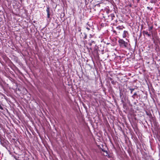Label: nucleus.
I'll list each match as a JSON object with an SVG mask.
<instances>
[{"instance_id": "1", "label": "nucleus", "mask_w": 160, "mask_h": 160, "mask_svg": "<svg viewBox=\"0 0 160 160\" xmlns=\"http://www.w3.org/2000/svg\"><path fill=\"white\" fill-rule=\"evenodd\" d=\"M107 13V15L105 16H103V17L105 18H106L107 19H109L110 20H112L115 17L114 15L113 14H111L110 15H108L109 12L110 11L109 10H107L106 11Z\"/></svg>"}, {"instance_id": "2", "label": "nucleus", "mask_w": 160, "mask_h": 160, "mask_svg": "<svg viewBox=\"0 0 160 160\" xmlns=\"http://www.w3.org/2000/svg\"><path fill=\"white\" fill-rule=\"evenodd\" d=\"M128 43L125 42L124 40L121 39V48H124L128 49Z\"/></svg>"}, {"instance_id": "3", "label": "nucleus", "mask_w": 160, "mask_h": 160, "mask_svg": "<svg viewBox=\"0 0 160 160\" xmlns=\"http://www.w3.org/2000/svg\"><path fill=\"white\" fill-rule=\"evenodd\" d=\"M8 143V141H6L4 140H1L0 141L1 144L2 145L3 147H5L10 152V151H9L8 148H7V146Z\"/></svg>"}, {"instance_id": "4", "label": "nucleus", "mask_w": 160, "mask_h": 160, "mask_svg": "<svg viewBox=\"0 0 160 160\" xmlns=\"http://www.w3.org/2000/svg\"><path fill=\"white\" fill-rule=\"evenodd\" d=\"M126 100L124 99V100L122 99L121 102L123 104V108L124 109V111H125L126 110H127L128 108V106L127 105V103H126Z\"/></svg>"}, {"instance_id": "5", "label": "nucleus", "mask_w": 160, "mask_h": 160, "mask_svg": "<svg viewBox=\"0 0 160 160\" xmlns=\"http://www.w3.org/2000/svg\"><path fill=\"white\" fill-rule=\"evenodd\" d=\"M46 11L47 13V17L48 18H50V9L48 6H47Z\"/></svg>"}, {"instance_id": "6", "label": "nucleus", "mask_w": 160, "mask_h": 160, "mask_svg": "<svg viewBox=\"0 0 160 160\" xmlns=\"http://www.w3.org/2000/svg\"><path fill=\"white\" fill-rule=\"evenodd\" d=\"M128 34V32L127 31H124L123 33L122 34V37L123 38H125L127 37V36Z\"/></svg>"}, {"instance_id": "7", "label": "nucleus", "mask_w": 160, "mask_h": 160, "mask_svg": "<svg viewBox=\"0 0 160 160\" xmlns=\"http://www.w3.org/2000/svg\"><path fill=\"white\" fill-rule=\"evenodd\" d=\"M157 0H151L150 2L152 3H155Z\"/></svg>"}, {"instance_id": "8", "label": "nucleus", "mask_w": 160, "mask_h": 160, "mask_svg": "<svg viewBox=\"0 0 160 160\" xmlns=\"http://www.w3.org/2000/svg\"><path fill=\"white\" fill-rule=\"evenodd\" d=\"M137 95V92H135L134 93L132 97L133 98H135V96Z\"/></svg>"}, {"instance_id": "9", "label": "nucleus", "mask_w": 160, "mask_h": 160, "mask_svg": "<svg viewBox=\"0 0 160 160\" xmlns=\"http://www.w3.org/2000/svg\"><path fill=\"white\" fill-rule=\"evenodd\" d=\"M143 34H146V35H148V33L147 31H143L142 32Z\"/></svg>"}, {"instance_id": "10", "label": "nucleus", "mask_w": 160, "mask_h": 160, "mask_svg": "<svg viewBox=\"0 0 160 160\" xmlns=\"http://www.w3.org/2000/svg\"><path fill=\"white\" fill-rule=\"evenodd\" d=\"M89 41L91 42V43H92V44H95V42L94 41H93V40H89Z\"/></svg>"}, {"instance_id": "11", "label": "nucleus", "mask_w": 160, "mask_h": 160, "mask_svg": "<svg viewBox=\"0 0 160 160\" xmlns=\"http://www.w3.org/2000/svg\"><path fill=\"white\" fill-rule=\"evenodd\" d=\"M153 28V26H151V27H149L148 28V30L149 31H150Z\"/></svg>"}, {"instance_id": "12", "label": "nucleus", "mask_w": 160, "mask_h": 160, "mask_svg": "<svg viewBox=\"0 0 160 160\" xmlns=\"http://www.w3.org/2000/svg\"><path fill=\"white\" fill-rule=\"evenodd\" d=\"M157 32H156L155 33H153V34L152 33V37H155V35L157 36Z\"/></svg>"}, {"instance_id": "13", "label": "nucleus", "mask_w": 160, "mask_h": 160, "mask_svg": "<svg viewBox=\"0 0 160 160\" xmlns=\"http://www.w3.org/2000/svg\"><path fill=\"white\" fill-rule=\"evenodd\" d=\"M105 152V153L104 154V156H109V154H108V153L107 151L106 152Z\"/></svg>"}, {"instance_id": "14", "label": "nucleus", "mask_w": 160, "mask_h": 160, "mask_svg": "<svg viewBox=\"0 0 160 160\" xmlns=\"http://www.w3.org/2000/svg\"><path fill=\"white\" fill-rule=\"evenodd\" d=\"M147 8L148 9L150 10V11H152L153 9V8H150L149 7H147Z\"/></svg>"}, {"instance_id": "15", "label": "nucleus", "mask_w": 160, "mask_h": 160, "mask_svg": "<svg viewBox=\"0 0 160 160\" xmlns=\"http://www.w3.org/2000/svg\"><path fill=\"white\" fill-rule=\"evenodd\" d=\"M130 90H131V92H130L131 93H132V91H133L134 90H135V88H130Z\"/></svg>"}, {"instance_id": "16", "label": "nucleus", "mask_w": 160, "mask_h": 160, "mask_svg": "<svg viewBox=\"0 0 160 160\" xmlns=\"http://www.w3.org/2000/svg\"><path fill=\"white\" fill-rule=\"evenodd\" d=\"M88 44L90 46H91L93 44L90 42L88 43Z\"/></svg>"}, {"instance_id": "17", "label": "nucleus", "mask_w": 160, "mask_h": 160, "mask_svg": "<svg viewBox=\"0 0 160 160\" xmlns=\"http://www.w3.org/2000/svg\"><path fill=\"white\" fill-rule=\"evenodd\" d=\"M86 28L87 29H88V30H90V28L88 26H87L86 27Z\"/></svg>"}, {"instance_id": "18", "label": "nucleus", "mask_w": 160, "mask_h": 160, "mask_svg": "<svg viewBox=\"0 0 160 160\" xmlns=\"http://www.w3.org/2000/svg\"><path fill=\"white\" fill-rule=\"evenodd\" d=\"M102 151L103 152H106L107 151L106 150H104V149H102Z\"/></svg>"}, {"instance_id": "19", "label": "nucleus", "mask_w": 160, "mask_h": 160, "mask_svg": "<svg viewBox=\"0 0 160 160\" xmlns=\"http://www.w3.org/2000/svg\"><path fill=\"white\" fill-rule=\"evenodd\" d=\"M87 25H88L89 27H91V28H92V26H90V25L89 24L88 22L87 23Z\"/></svg>"}, {"instance_id": "20", "label": "nucleus", "mask_w": 160, "mask_h": 160, "mask_svg": "<svg viewBox=\"0 0 160 160\" xmlns=\"http://www.w3.org/2000/svg\"><path fill=\"white\" fill-rule=\"evenodd\" d=\"M89 36H90V37H89L90 38H92V37H93V35L92 34H90Z\"/></svg>"}, {"instance_id": "21", "label": "nucleus", "mask_w": 160, "mask_h": 160, "mask_svg": "<svg viewBox=\"0 0 160 160\" xmlns=\"http://www.w3.org/2000/svg\"><path fill=\"white\" fill-rule=\"evenodd\" d=\"M124 54H121V58L122 57V58L124 57Z\"/></svg>"}, {"instance_id": "22", "label": "nucleus", "mask_w": 160, "mask_h": 160, "mask_svg": "<svg viewBox=\"0 0 160 160\" xmlns=\"http://www.w3.org/2000/svg\"><path fill=\"white\" fill-rule=\"evenodd\" d=\"M0 109H1V110L3 109L1 105H0Z\"/></svg>"}, {"instance_id": "23", "label": "nucleus", "mask_w": 160, "mask_h": 160, "mask_svg": "<svg viewBox=\"0 0 160 160\" xmlns=\"http://www.w3.org/2000/svg\"><path fill=\"white\" fill-rule=\"evenodd\" d=\"M84 39H86V38H87V35H86V34H85V35L84 36Z\"/></svg>"}, {"instance_id": "24", "label": "nucleus", "mask_w": 160, "mask_h": 160, "mask_svg": "<svg viewBox=\"0 0 160 160\" xmlns=\"http://www.w3.org/2000/svg\"><path fill=\"white\" fill-rule=\"evenodd\" d=\"M148 37H150L151 36V34H150L148 33V34L147 35Z\"/></svg>"}, {"instance_id": "25", "label": "nucleus", "mask_w": 160, "mask_h": 160, "mask_svg": "<svg viewBox=\"0 0 160 160\" xmlns=\"http://www.w3.org/2000/svg\"><path fill=\"white\" fill-rule=\"evenodd\" d=\"M117 29H118L119 30L120 29V27L119 26H118V27H117Z\"/></svg>"}, {"instance_id": "26", "label": "nucleus", "mask_w": 160, "mask_h": 160, "mask_svg": "<svg viewBox=\"0 0 160 160\" xmlns=\"http://www.w3.org/2000/svg\"><path fill=\"white\" fill-rule=\"evenodd\" d=\"M80 31H81V29H80V28H79L78 29V31L80 32Z\"/></svg>"}, {"instance_id": "27", "label": "nucleus", "mask_w": 160, "mask_h": 160, "mask_svg": "<svg viewBox=\"0 0 160 160\" xmlns=\"http://www.w3.org/2000/svg\"><path fill=\"white\" fill-rule=\"evenodd\" d=\"M111 82L112 84H114V82L113 81H112Z\"/></svg>"}, {"instance_id": "28", "label": "nucleus", "mask_w": 160, "mask_h": 160, "mask_svg": "<svg viewBox=\"0 0 160 160\" xmlns=\"http://www.w3.org/2000/svg\"><path fill=\"white\" fill-rule=\"evenodd\" d=\"M120 39H119V40H118V42L120 43Z\"/></svg>"}, {"instance_id": "29", "label": "nucleus", "mask_w": 160, "mask_h": 160, "mask_svg": "<svg viewBox=\"0 0 160 160\" xmlns=\"http://www.w3.org/2000/svg\"><path fill=\"white\" fill-rule=\"evenodd\" d=\"M147 115H149V113H147Z\"/></svg>"}, {"instance_id": "30", "label": "nucleus", "mask_w": 160, "mask_h": 160, "mask_svg": "<svg viewBox=\"0 0 160 160\" xmlns=\"http://www.w3.org/2000/svg\"><path fill=\"white\" fill-rule=\"evenodd\" d=\"M112 78H110V80H111V81L112 80Z\"/></svg>"}, {"instance_id": "31", "label": "nucleus", "mask_w": 160, "mask_h": 160, "mask_svg": "<svg viewBox=\"0 0 160 160\" xmlns=\"http://www.w3.org/2000/svg\"><path fill=\"white\" fill-rule=\"evenodd\" d=\"M152 116V115L151 114H150V116Z\"/></svg>"}, {"instance_id": "32", "label": "nucleus", "mask_w": 160, "mask_h": 160, "mask_svg": "<svg viewBox=\"0 0 160 160\" xmlns=\"http://www.w3.org/2000/svg\"><path fill=\"white\" fill-rule=\"evenodd\" d=\"M122 97V96L121 95V98Z\"/></svg>"}]
</instances>
